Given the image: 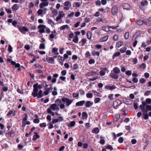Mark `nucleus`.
Instances as JSON below:
<instances>
[{
  "mask_svg": "<svg viewBox=\"0 0 151 151\" xmlns=\"http://www.w3.org/2000/svg\"><path fill=\"white\" fill-rule=\"evenodd\" d=\"M61 100L63 102L66 103V106H69L73 102V100L70 99L65 97L62 98L61 99Z\"/></svg>",
  "mask_w": 151,
  "mask_h": 151,
  "instance_id": "nucleus-1",
  "label": "nucleus"
},
{
  "mask_svg": "<svg viewBox=\"0 0 151 151\" xmlns=\"http://www.w3.org/2000/svg\"><path fill=\"white\" fill-rule=\"evenodd\" d=\"M122 103V102L121 100L116 99L113 102V107L114 109H116Z\"/></svg>",
  "mask_w": 151,
  "mask_h": 151,
  "instance_id": "nucleus-2",
  "label": "nucleus"
},
{
  "mask_svg": "<svg viewBox=\"0 0 151 151\" xmlns=\"http://www.w3.org/2000/svg\"><path fill=\"white\" fill-rule=\"evenodd\" d=\"M37 85V83H36L34 84L33 87V92L32 93V95L34 97L37 96V92L38 91V89L36 86Z\"/></svg>",
  "mask_w": 151,
  "mask_h": 151,
  "instance_id": "nucleus-3",
  "label": "nucleus"
},
{
  "mask_svg": "<svg viewBox=\"0 0 151 151\" xmlns=\"http://www.w3.org/2000/svg\"><path fill=\"white\" fill-rule=\"evenodd\" d=\"M43 1L40 4L39 7L40 8H43L44 7L47 6L49 4V2L47 1V0H41Z\"/></svg>",
  "mask_w": 151,
  "mask_h": 151,
  "instance_id": "nucleus-4",
  "label": "nucleus"
},
{
  "mask_svg": "<svg viewBox=\"0 0 151 151\" xmlns=\"http://www.w3.org/2000/svg\"><path fill=\"white\" fill-rule=\"evenodd\" d=\"M17 28L20 32L24 34L25 33V32H28L29 30L28 28L25 27H22L18 26H17Z\"/></svg>",
  "mask_w": 151,
  "mask_h": 151,
  "instance_id": "nucleus-5",
  "label": "nucleus"
},
{
  "mask_svg": "<svg viewBox=\"0 0 151 151\" xmlns=\"http://www.w3.org/2000/svg\"><path fill=\"white\" fill-rule=\"evenodd\" d=\"M38 28L39 29V32L42 33L45 32V29L46 28V27L45 25L40 24L38 26Z\"/></svg>",
  "mask_w": 151,
  "mask_h": 151,
  "instance_id": "nucleus-6",
  "label": "nucleus"
},
{
  "mask_svg": "<svg viewBox=\"0 0 151 151\" xmlns=\"http://www.w3.org/2000/svg\"><path fill=\"white\" fill-rule=\"evenodd\" d=\"M142 104L139 106L140 108L142 110L143 112H144L145 111H146V112H147V111H146V109L145 108V106H146L147 105V103L146 101H142Z\"/></svg>",
  "mask_w": 151,
  "mask_h": 151,
  "instance_id": "nucleus-7",
  "label": "nucleus"
},
{
  "mask_svg": "<svg viewBox=\"0 0 151 151\" xmlns=\"http://www.w3.org/2000/svg\"><path fill=\"white\" fill-rule=\"evenodd\" d=\"M47 109H50L53 111H55L56 109H59V108L57 106V105L56 104H53L50 105L49 108Z\"/></svg>",
  "mask_w": 151,
  "mask_h": 151,
  "instance_id": "nucleus-8",
  "label": "nucleus"
},
{
  "mask_svg": "<svg viewBox=\"0 0 151 151\" xmlns=\"http://www.w3.org/2000/svg\"><path fill=\"white\" fill-rule=\"evenodd\" d=\"M118 8L116 6H113L111 10V12L113 15H115L118 12Z\"/></svg>",
  "mask_w": 151,
  "mask_h": 151,
  "instance_id": "nucleus-9",
  "label": "nucleus"
},
{
  "mask_svg": "<svg viewBox=\"0 0 151 151\" xmlns=\"http://www.w3.org/2000/svg\"><path fill=\"white\" fill-rule=\"evenodd\" d=\"M105 88L107 90H112L115 89L116 87L114 85L111 86V84H109L108 85L106 86H105Z\"/></svg>",
  "mask_w": 151,
  "mask_h": 151,
  "instance_id": "nucleus-10",
  "label": "nucleus"
},
{
  "mask_svg": "<svg viewBox=\"0 0 151 151\" xmlns=\"http://www.w3.org/2000/svg\"><path fill=\"white\" fill-rule=\"evenodd\" d=\"M112 134L113 137V139L115 140L116 137H119L122 135L123 134V133L122 132H120L118 133L116 135L115 133L113 132L112 133Z\"/></svg>",
  "mask_w": 151,
  "mask_h": 151,
  "instance_id": "nucleus-11",
  "label": "nucleus"
},
{
  "mask_svg": "<svg viewBox=\"0 0 151 151\" xmlns=\"http://www.w3.org/2000/svg\"><path fill=\"white\" fill-rule=\"evenodd\" d=\"M58 102H59V104H60V108L61 109H63L65 107V105L63 104H61L62 102L61 100H60L59 99H58L55 101L56 103H57Z\"/></svg>",
  "mask_w": 151,
  "mask_h": 151,
  "instance_id": "nucleus-12",
  "label": "nucleus"
},
{
  "mask_svg": "<svg viewBox=\"0 0 151 151\" xmlns=\"http://www.w3.org/2000/svg\"><path fill=\"white\" fill-rule=\"evenodd\" d=\"M93 105V102L90 101H87L85 103V106L86 108H89Z\"/></svg>",
  "mask_w": 151,
  "mask_h": 151,
  "instance_id": "nucleus-13",
  "label": "nucleus"
},
{
  "mask_svg": "<svg viewBox=\"0 0 151 151\" xmlns=\"http://www.w3.org/2000/svg\"><path fill=\"white\" fill-rule=\"evenodd\" d=\"M110 76L112 78L114 79H117L119 77L118 74H115L112 73H111L109 74Z\"/></svg>",
  "mask_w": 151,
  "mask_h": 151,
  "instance_id": "nucleus-14",
  "label": "nucleus"
},
{
  "mask_svg": "<svg viewBox=\"0 0 151 151\" xmlns=\"http://www.w3.org/2000/svg\"><path fill=\"white\" fill-rule=\"evenodd\" d=\"M46 60L49 63L54 64V58L52 57H48L46 58Z\"/></svg>",
  "mask_w": 151,
  "mask_h": 151,
  "instance_id": "nucleus-15",
  "label": "nucleus"
},
{
  "mask_svg": "<svg viewBox=\"0 0 151 151\" xmlns=\"http://www.w3.org/2000/svg\"><path fill=\"white\" fill-rule=\"evenodd\" d=\"M107 68H104L102 70L99 72V74L101 76H104L106 73V71L107 70Z\"/></svg>",
  "mask_w": 151,
  "mask_h": 151,
  "instance_id": "nucleus-16",
  "label": "nucleus"
},
{
  "mask_svg": "<svg viewBox=\"0 0 151 151\" xmlns=\"http://www.w3.org/2000/svg\"><path fill=\"white\" fill-rule=\"evenodd\" d=\"M85 101L84 100L80 101L76 103V105L77 106H82L85 103Z\"/></svg>",
  "mask_w": 151,
  "mask_h": 151,
  "instance_id": "nucleus-17",
  "label": "nucleus"
},
{
  "mask_svg": "<svg viewBox=\"0 0 151 151\" xmlns=\"http://www.w3.org/2000/svg\"><path fill=\"white\" fill-rule=\"evenodd\" d=\"M34 134L35 135H33L32 139L33 140L35 141L38 138H40V137L39 135L37 134V132H34Z\"/></svg>",
  "mask_w": 151,
  "mask_h": 151,
  "instance_id": "nucleus-18",
  "label": "nucleus"
},
{
  "mask_svg": "<svg viewBox=\"0 0 151 151\" xmlns=\"http://www.w3.org/2000/svg\"><path fill=\"white\" fill-rule=\"evenodd\" d=\"M19 4H15L12 6V9L13 10H17L19 8Z\"/></svg>",
  "mask_w": 151,
  "mask_h": 151,
  "instance_id": "nucleus-19",
  "label": "nucleus"
},
{
  "mask_svg": "<svg viewBox=\"0 0 151 151\" xmlns=\"http://www.w3.org/2000/svg\"><path fill=\"white\" fill-rule=\"evenodd\" d=\"M113 72L115 74H118L120 73V70L117 67H115L113 69Z\"/></svg>",
  "mask_w": 151,
  "mask_h": 151,
  "instance_id": "nucleus-20",
  "label": "nucleus"
},
{
  "mask_svg": "<svg viewBox=\"0 0 151 151\" xmlns=\"http://www.w3.org/2000/svg\"><path fill=\"white\" fill-rule=\"evenodd\" d=\"M124 44L123 42L122 41H120L117 42L116 45V48H118L122 46Z\"/></svg>",
  "mask_w": 151,
  "mask_h": 151,
  "instance_id": "nucleus-21",
  "label": "nucleus"
},
{
  "mask_svg": "<svg viewBox=\"0 0 151 151\" xmlns=\"http://www.w3.org/2000/svg\"><path fill=\"white\" fill-rule=\"evenodd\" d=\"M92 55L93 56L96 55L99 56L100 55V52L98 51H96L95 50H93L91 52Z\"/></svg>",
  "mask_w": 151,
  "mask_h": 151,
  "instance_id": "nucleus-22",
  "label": "nucleus"
},
{
  "mask_svg": "<svg viewBox=\"0 0 151 151\" xmlns=\"http://www.w3.org/2000/svg\"><path fill=\"white\" fill-rule=\"evenodd\" d=\"M148 4V1L147 0H142L140 2V4L141 6H147Z\"/></svg>",
  "mask_w": 151,
  "mask_h": 151,
  "instance_id": "nucleus-23",
  "label": "nucleus"
},
{
  "mask_svg": "<svg viewBox=\"0 0 151 151\" xmlns=\"http://www.w3.org/2000/svg\"><path fill=\"white\" fill-rule=\"evenodd\" d=\"M43 96V92L42 90H40L37 93V96L38 98H40L42 97Z\"/></svg>",
  "mask_w": 151,
  "mask_h": 151,
  "instance_id": "nucleus-24",
  "label": "nucleus"
},
{
  "mask_svg": "<svg viewBox=\"0 0 151 151\" xmlns=\"http://www.w3.org/2000/svg\"><path fill=\"white\" fill-rule=\"evenodd\" d=\"M28 115L27 114H25V116L22 119V122L26 123L28 121H27Z\"/></svg>",
  "mask_w": 151,
  "mask_h": 151,
  "instance_id": "nucleus-25",
  "label": "nucleus"
},
{
  "mask_svg": "<svg viewBox=\"0 0 151 151\" xmlns=\"http://www.w3.org/2000/svg\"><path fill=\"white\" fill-rule=\"evenodd\" d=\"M123 7L124 9H128L130 8V5L127 3H124L123 4Z\"/></svg>",
  "mask_w": 151,
  "mask_h": 151,
  "instance_id": "nucleus-26",
  "label": "nucleus"
},
{
  "mask_svg": "<svg viewBox=\"0 0 151 151\" xmlns=\"http://www.w3.org/2000/svg\"><path fill=\"white\" fill-rule=\"evenodd\" d=\"M82 119H86L88 117V114L86 112H83L82 113Z\"/></svg>",
  "mask_w": 151,
  "mask_h": 151,
  "instance_id": "nucleus-27",
  "label": "nucleus"
},
{
  "mask_svg": "<svg viewBox=\"0 0 151 151\" xmlns=\"http://www.w3.org/2000/svg\"><path fill=\"white\" fill-rule=\"evenodd\" d=\"M140 33L138 31L136 32L133 35V38H137L138 37H140L141 36H140Z\"/></svg>",
  "mask_w": 151,
  "mask_h": 151,
  "instance_id": "nucleus-28",
  "label": "nucleus"
},
{
  "mask_svg": "<svg viewBox=\"0 0 151 151\" xmlns=\"http://www.w3.org/2000/svg\"><path fill=\"white\" fill-rule=\"evenodd\" d=\"M99 131V128L97 127L94 128L92 131L93 133L95 134H98Z\"/></svg>",
  "mask_w": 151,
  "mask_h": 151,
  "instance_id": "nucleus-29",
  "label": "nucleus"
},
{
  "mask_svg": "<svg viewBox=\"0 0 151 151\" xmlns=\"http://www.w3.org/2000/svg\"><path fill=\"white\" fill-rule=\"evenodd\" d=\"M51 34L49 36V38H54V35H56V32L55 30H53V31L51 32Z\"/></svg>",
  "mask_w": 151,
  "mask_h": 151,
  "instance_id": "nucleus-30",
  "label": "nucleus"
},
{
  "mask_svg": "<svg viewBox=\"0 0 151 151\" xmlns=\"http://www.w3.org/2000/svg\"><path fill=\"white\" fill-rule=\"evenodd\" d=\"M106 19H101V18H98L97 20V21L98 22H102L103 23L106 22Z\"/></svg>",
  "mask_w": 151,
  "mask_h": 151,
  "instance_id": "nucleus-31",
  "label": "nucleus"
},
{
  "mask_svg": "<svg viewBox=\"0 0 151 151\" xmlns=\"http://www.w3.org/2000/svg\"><path fill=\"white\" fill-rule=\"evenodd\" d=\"M14 132L12 131H9L6 134V136L9 137L11 136L12 135L14 134Z\"/></svg>",
  "mask_w": 151,
  "mask_h": 151,
  "instance_id": "nucleus-32",
  "label": "nucleus"
},
{
  "mask_svg": "<svg viewBox=\"0 0 151 151\" xmlns=\"http://www.w3.org/2000/svg\"><path fill=\"white\" fill-rule=\"evenodd\" d=\"M75 124V122L74 121H71L70 123L68 124V126L70 127H72Z\"/></svg>",
  "mask_w": 151,
  "mask_h": 151,
  "instance_id": "nucleus-33",
  "label": "nucleus"
},
{
  "mask_svg": "<svg viewBox=\"0 0 151 151\" xmlns=\"http://www.w3.org/2000/svg\"><path fill=\"white\" fill-rule=\"evenodd\" d=\"M39 48L40 49H45V43H42L40 44L39 46Z\"/></svg>",
  "mask_w": 151,
  "mask_h": 151,
  "instance_id": "nucleus-34",
  "label": "nucleus"
},
{
  "mask_svg": "<svg viewBox=\"0 0 151 151\" xmlns=\"http://www.w3.org/2000/svg\"><path fill=\"white\" fill-rule=\"evenodd\" d=\"M92 92L94 93L95 95H96L99 97H101V94L97 92L96 91L92 90Z\"/></svg>",
  "mask_w": 151,
  "mask_h": 151,
  "instance_id": "nucleus-35",
  "label": "nucleus"
},
{
  "mask_svg": "<svg viewBox=\"0 0 151 151\" xmlns=\"http://www.w3.org/2000/svg\"><path fill=\"white\" fill-rule=\"evenodd\" d=\"M47 112L48 113L50 114L52 116H53L55 115L54 113L50 109H47Z\"/></svg>",
  "mask_w": 151,
  "mask_h": 151,
  "instance_id": "nucleus-36",
  "label": "nucleus"
},
{
  "mask_svg": "<svg viewBox=\"0 0 151 151\" xmlns=\"http://www.w3.org/2000/svg\"><path fill=\"white\" fill-rule=\"evenodd\" d=\"M86 96L88 98H91L93 97V95L91 93H88L86 94Z\"/></svg>",
  "mask_w": 151,
  "mask_h": 151,
  "instance_id": "nucleus-37",
  "label": "nucleus"
},
{
  "mask_svg": "<svg viewBox=\"0 0 151 151\" xmlns=\"http://www.w3.org/2000/svg\"><path fill=\"white\" fill-rule=\"evenodd\" d=\"M127 50V48L126 47H123L122 48H121L120 49V51L121 53H124L125 52L126 50Z\"/></svg>",
  "mask_w": 151,
  "mask_h": 151,
  "instance_id": "nucleus-38",
  "label": "nucleus"
},
{
  "mask_svg": "<svg viewBox=\"0 0 151 151\" xmlns=\"http://www.w3.org/2000/svg\"><path fill=\"white\" fill-rule=\"evenodd\" d=\"M120 54V53L119 52H117L115 53L113 55V58H114L116 57L119 56Z\"/></svg>",
  "mask_w": 151,
  "mask_h": 151,
  "instance_id": "nucleus-39",
  "label": "nucleus"
},
{
  "mask_svg": "<svg viewBox=\"0 0 151 151\" xmlns=\"http://www.w3.org/2000/svg\"><path fill=\"white\" fill-rule=\"evenodd\" d=\"M140 68L144 69L146 68V65L145 63H143L140 65Z\"/></svg>",
  "mask_w": 151,
  "mask_h": 151,
  "instance_id": "nucleus-40",
  "label": "nucleus"
},
{
  "mask_svg": "<svg viewBox=\"0 0 151 151\" xmlns=\"http://www.w3.org/2000/svg\"><path fill=\"white\" fill-rule=\"evenodd\" d=\"M109 27H107L106 26H104L102 27V29L103 30L106 31V32H108L109 30Z\"/></svg>",
  "mask_w": 151,
  "mask_h": 151,
  "instance_id": "nucleus-41",
  "label": "nucleus"
},
{
  "mask_svg": "<svg viewBox=\"0 0 151 151\" xmlns=\"http://www.w3.org/2000/svg\"><path fill=\"white\" fill-rule=\"evenodd\" d=\"M69 27L68 25H65L61 26L60 27V29L61 30L64 29L65 28H68Z\"/></svg>",
  "mask_w": 151,
  "mask_h": 151,
  "instance_id": "nucleus-42",
  "label": "nucleus"
},
{
  "mask_svg": "<svg viewBox=\"0 0 151 151\" xmlns=\"http://www.w3.org/2000/svg\"><path fill=\"white\" fill-rule=\"evenodd\" d=\"M97 72L96 71H91L88 73L89 74V76H94L95 75L97 74Z\"/></svg>",
  "mask_w": 151,
  "mask_h": 151,
  "instance_id": "nucleus-43",
  "label": "nucleus"
},
{
  "mask_svg": "<svg viewBox=\"0 0 151 151\" xmlns=\"http://www.w3.org/2000/svg\"><path fill=\"white\" fill-rule=\"evenodd\" d=\"M101 99L99 98H96L94 100V103L96 104L99 102L101 100Z\"/></svg>",
  "mask_w": 151,
  "mask_h": 151,
  "instance_id": "nucleus-44",
  "label": "nucleus"
},
{
  "mask_svg": "<svg viewBox=\"0 0 151 151\" xmlns=\"http://www.w3.org/2000/svg\"><path fill=\"white\" fill-rule=\"evenodd\" d=\"M106 148L107 149L111 151L112 150H113V148L112 147V146H111L110 145H108L107 147H106Z\"/></svg>",
  "mask_w": 151,
  "mask_h": 151,
  "instance_id": "nucleus-45",
  "label": "nucleus"
},
{
  "mask_svg": "<svg viewBox=\"0 0 151 151\" xmlns=\"http://www.w3.org/2000/svg\"><path fill=\"white\" fill-rule=\"evenodd\" d=\"M64 14V13H63V11H60L59 12V16L61 18L63 17Z\"/></svg>",
  "mask_w": 151,
  "mask_h": 151,
  "instance_id": "nucleus-46",
  "label": "nucleus"
},
{
  "mask_svg": "<svg viewBox=\"0 0 151 151\" xmlns=\"http://www.w3.org/2000/svg\"><path fill=\"white\" fill-rule=\"evenodd\" d=\"M92 34L90 31H88L87 33V38H91Z\"/></svg>",
  "mask_w": 151,
  "mask_h": 151,
  "instance_id": "nucleus-47",
  "label": "nucleus"
},
{
  "mask_svg": "<svg viewBox=\"0 0 151 151\" xmlns=\"http://www.w3.org/2000/svg\"><path fill=\"white\" fill-rule=\"evenodd\" d=\"M40 127H46V124L45 123H43L40 124Z\"/></svg>",
  "mask_w": 151,
  "mask_h": 151,
  "instance_id": "nucleus-48",
  "label": "nucleus"
},
{
  "mask_svg": "<svg viewBox=\"0 0 151 151\" xmlns=\"http://www.w3.org/2000/svg\"><path fill=\"white\" fill-rule=\"evenodd\" d=\"M8 50L9 52L11 53L12 51V48L11 45H9L8 47Z\"/></svg>",
  "mask_w": 151,
  "mask_h": 151,
  "instance_id": "nucleus-49",
  "label": "nucleus"
},
{
  "mask_svg": "<svg viewBox=\"0 0 151 151\" xmlns=\"http://www.w3.org/2000/svg\"><path fill=\"white\" fill-rule=\"evenodd\" d=\"M22 127H25L26 126V124L28 125H29L30 124V122L29 121H28L26 123H25L22 122Z\"/></svg>",
  "mask_w": 151,
  "mask_h": 151,
  "instance_id": "nucleus-50",
  "label": "nucleus"
},
{
  "mask_svg": "<svg viewBox=\"0 0 151 151\" xmlns=\"http://www.w3.org/2000/svg\"><path fill=\"white\" fill-rule=\"evenodd\" d=\"M95 60L94 59H90L88 61V63L90 64H92L95 63Z\"/></svg>",
  "mask_w": 151,
  "mask_h": 151,
  "instance_id": "nucleus-51",
  "label": "nucleus"
},
{
  "mask_svg": "<svg viewBox=\"0 0 151 151\" xmlns=\"http://www.w3.org/2000/svg\"><path fill=\"white\" fill-rule=\"evenodd\" d=\"M5 10L8 14H10L12 13V11L9 8H5Z\"/></svg>",
  "mask_w": 151,
  "mask_h": 151,
  "instance_id": "nucleus-52",
  "label": "nucleus"
},
{
  "mask_svg": "<svg viewBox=\"0 0 151 151\" xmlns=\"http://www.w3.org/2000/svg\"><path fill=\"white\" fill-rule=\"evenodd\" d=\"M146 102L147 104H151V99L147 98L146 99L145 101Z\"/></svg>",
  "mask_w": 151,
  "mask_h": 151,
  "instance_id": "nucleus-53",
  "label": "nucleus"
},
{
  "mask_svg": "<svg viewBox=\"0 0 151 151\" xmlns=\"http://www.w3.org/2000/svg\"><path fill=\"white\" fill-rule=\"evenodd\" d=\"M124 141L123 138L122 137H120L118 139V141L120 143H122Z\"/></svg>",
  "mask_w": 151,
  "mask_h": 151,
  "instance_id": "nucleus-54",
  "label": "nucleus"
},
{
  "mask_svg": "<svg viewBox=\"0 0 151 151\" xmlns=\"http://www.w3.org/2000/svg\"><path fill=\"white\" fill-rule=\"evenodd\" d=\"M52 87H50V88H46L45 90L49 93H50L52 91Z\"/></svg>",
  "mask_w": 151,
  "mask_h": 151,
  "instance_id": "nucleus-55",
  "label": "nucleus"
},
{
  "mask_svg": "<svg viewBox=\"0 0 151 151\" xmlns=\"http://www.w3.org/2000/svg\"><path fill=\"white\" fill-rule=\"evenodd\" d=\"M136 23L138 25H141L143 24V22L141 20H139L136 21Z\"/></svg>",
  "mask_w": 151,
  "mask_h": 151,
  "instance_id": "nucleus-56",
  "label": "nucleus"
},
{
  "mask_svg": "<svg viewBox=\"0 0 151 151\" xmlns=\"http://www.w3.org/2000/svg\"><path fill=\"white\" fill-rule=\"evenodd\" d=\"M95 4L96 6H100L101 5V1L99 0H97L95 2Z\"/></svg>",
  "mask_w": 151,
  "mask_h": 151,
  "instance_id": "nucleus-57",
  "label": "nucleus"
},
{
  "mask_svg": "<svg viewBox=\"0 0 151 151\" xmlns=\"http://www.w3.org/2000/svg\"><path fill=\"white\" fill-rule=\"evenodd\" d=\"M84 22L85 23L89 22L90 21V18L86 17L84 19Z\"/></svg>",
  "mask_w": 151,
  "mask_h": 151,
  "instance_id": "nucleus-58",
  "label": "nucleus"
},
{
  "mask_svg": "<svg viewBox=\"0 0 151 151\" xmlns=\"http://www.w3.org/2000/svg\"><path fill=\"white\" fill-rule=\"evenodd\" d=\"M79 91L81 95L83 96L85 94V92L83 90L80 89L79 90Z\"/></svg>",
  "mask_w": 151,
  "mask_h": 151,
  "instance_id": "nucleus-59",
  "label": "nucleus"
},
{
  "mask_svg": "<svg viewBox=\"0 0 151 151\" xmlns=\"http://www.w3.org/2000/svg\"><path fill=\"white\" fill-rule=\"evenodd\" d=\"M33 122L35 123H38L40 122V120L37 118L35 119H34Z\"/></svg>",
  "mask_w": 151,
  "mask_h": 151,
  "instance_id": "nucleus-60",
  "label": "nucleus"
},
{
  "mask_svg": "<svg viewBox=\"0 0 151 151\" xmlns=\"http://www.w3.org/2000/svg\"><path fill=\"white\" fill-rule=\"evenodd\" d=\"M146 108L148 111H151V105H147L146 106Z\"/></svg>",
  "mask_w": 151,
  "mask_h": 151,
  "instance_id": "nucleus-61",
  "label": "nucleus"
},
{
  "mask_svg": "<svg viewBox=\"0 0 151 151\" xmlns=\"http://www.w3.org/2000/svg\"><path fill=\"white\" fill-rule=\"evenodd\" d=\"M42 12L43 10L41 9H39L37 12V13L39 15H41L42 14Z\"/></svg>",
  "mask_w": 151,
  "mask_h": 151,
  "instance_id": "nucleus-62",
  "label": "nucleus"
},
{
  "mask_svg": "<svg viewBox=\"0 0 151 151\" xmlns=\"http://www.w3.org/2000/svg\"><path fill=\"white\" fill-rule=\"evenodd\" d=\"M125 74L126 75L128 76H131L132 74V72L130 70L127 71L125 72Z\"/></svg>",
  "mask_w": 151,
  "mask_h": 151,
  "instance_id": "nucleus-63",
  "label": "nucleus"
},
{
  "mask_svg": "<svg viewBox=\"0 0 151 151\" xmlns=\"http://www.w3.org/2000/svg\"><path fill=\"white\" fill-rule=\"evenodd\" d=\"M113 94H110L108 96L109 99L111 100H113Z\"/></svg>",
  "mask_w": 151,
  "mask_h": 151,
  "instance_id": "nucleus-64",
  "label": "nucleus"
}]
</instances>
